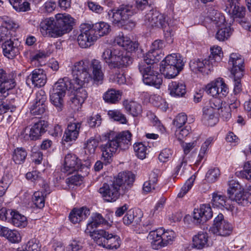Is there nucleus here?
<instances>
[{"mask_svg": "<svg viewBox=\"0 0 251 251\" xmlns=\"http://www.w3.org/2000/svg\"><path fill=\"white\" fill-rule=\"evenodd\" d=\"M56 20L46 19L41 22L40 31L43 35L51 37H58L69 32L72 29L74 19L66 14H57Z\"/></svg>", "mask_w": 251, "mask_h": 251, "instance_id": "7ed1b4c3", "label": "nucleus"}, {"mask_svg": "<svg viewBox=\"0 0 251 251\" xmlns=\"http://www.w3.org/2000/svg\"><path fill=\"white\" fill-rule=\"evenodd\" d=\"M48 126L47 122L40 120L32 126L29 133H25L24 137L26 140H36L46 131Z\"/></svg>", "mask_w": 251, "mask_h": 251, "instance_id": "6ab92c4d", "label": "nucleus"}, {"mask_svg": "<svg viewBox=\"0 0 251 251\" xmlns=\"http://www.w3.org/2000/svg\"><path fill=\"white\" fill-rule=\"evenodd\" d=\"M161 248L172 244L176 237V233L173 230H166L162 228Z\"/></svg>", "mask_w": 251, "mask_h": 251, "instance_id": "37998d69", "label": "nucleus"}, {"mask_svg": "<svg viewBox=\"0 0 251 251\" xmlns=\"http://www.w3.org/2000/svg\"><path fill=\"white\" fill-rule=\"evenodd\" d=\"M106 223V221L101 214L97 213H94L91 216V220L87 224V229L89 227L96 228L101 225L105 224Z\"/></svg>", "mask_w": 251, "mask_h": 251, "instance_id": "8fccbe9b", "label": "nucleus"}, {"mask_svg": "<svg viewBox=\"0 0 251 251\" xmlns=\"http://www.w3.org/2000/svg\"><path fill=\"white\" fill-rule=\"evenodd\" d=\"M162 228H153L148 236V239L151 242L153 249L158 250L161 248V241L162 235Z\"/></svg>", "mask_w": 251, "mask_h": 251, "instance_id": "bb28decb", "label": "nucleus"}, {"mask_svg": "<svg viewBox=\"0 0 251 251\" xmlns=\"http://www.w3.org/2000/svg\"><path fill=\"white\" fill-rule=\"evenodd\" d=\"M210 230L214 234L226 237L231 234L232 226L228 222L224 220L223 214H219L215 218L214 224Z\"/></svg>", "mask_w": 251, "mask_h": 251, "instance_id": "f8f14e48", "label": "nucleus"}, {"mask_svg": "<svg viewBox=\"0 0 251 251\" xmlns=\"http://www.w3.org/2000/svg\"><path fill=\"white\" fill-rule=\"evenodd\" d=\"M64 95H61L57 93L52 91L50 96V100L52 103L57 108L58 111L62 110L63 105V97Z\"/></svg>", "mask_w": 251, "mask_h": 251, "instance_id": "052dcab7", "label": "nucleus"}, {"mask_svg": "<svg viewBox=\"0 0 251 251\" xmlns=\"http://www.w3.org/2000/svg\"><path fill=\"white\" fill-rule=\"evenodd\" d=\"M165 47L164 42L161 40H155L151 45V50L144 56L143 61H147L148 63H154L160 59L161 50Z\"/></svg>", "mask_w": 251, "mask_h": 251, "instance_id": "4468645a", "label": "nucleus"}, {"mask_svg": "<svg viewBox=\"0 0 251 251\" xmlns=\"http://www.w3.org/2000/svg\"><path fill=\"white\" fill-rule=\"evenodd\" d=\"M27 152L23 148H17L13 153V160L15 163L21 164L23 163L27 156Z\"/></svg>", "mask_w": 251, "mask_h": 251, "instance_id": "49530a36", "label": "nucleus"}, {"mask_svg": "<svg viewBox=\"0 0 251 251\" xmlns=\"http://www.w3.org/2000/svg\"><path fill=\"white\" fill-rule=\"evenodd\" d=\"M214 138L210 137L202 144L198 154L196 164L199 165L206 155L208 146L212 143Z\"/></svg>", "mask_w": 251, "mask_h": 251, "instance_id": "3c124183", "label": "nucleus"}, {"mask_svg": "<svg viewBox=\"0 0 251 251\" xmlns=\"http://www.w3.org/2000/svg\"><path fill=\"white\" fill-rule=\"evenodd\" d=\"M101 59L110 69L127 67L132 62V58L126 52L116 48L104 50L101 55Z\"/></svg>", "mask_w": 251, "mask_h": 251, "instance_id": "39448f33", "label": "nucleus"}, {"mask_svg": "<svg viewBox=\"0 0 251 251\" xmlns=\"http://www.w3.org/2000/svg\"><path fill=\"white\" fill-rule=\"evenodd\" d=\"M47 108L46 104L34 102L30 108V111L33 115L41 116L46 112Z\"/></svg>", "mask_w": 251, "mask_h": 251, "instance_id": "5fc2aeb1", "label": "nucleus"}, {"mask_svg": "<svg viewBox=\"0 0 251 251\" xmlns=\"http://www.w3.org/2000/svg\"><path fill=\"white\" fill-rule=\"evenodd\" d=\"M210 17L212 21L217 26H221L224 24L225 21L224 16L221 13L213 10L211 13H210Z\"/></svg>", "mask_w": 251, "mask_h": 251, "instance_id": "e2e57ef3", "label": "nucleus"}, {"mask_svg": "<svg viewBox=\"0 0 251 251\" xmlns=\"http://www.w3.org/2000/svg\"><path fill=\"white\" fill-rule=\"evenodd\" d=\"M210 50L211 53L207 58L211 63H212V65L215 66L222 59V49L219 46H213L211 48Z\"/></svg>", "mask_w": 251, "mask_h": 251, "instance_id": "c03bdc74", "label": "nucleus"}, {"mask_svg": "<svg viewBox=\"0 0 251 251\" xmlns=\"http://www.w3.org/2000/svg\"><path fill=\"white\" fill-rule=\"evenodd\" d=\"M240 173L243 178L251 180V162L247 161L244 164L243 170Z\"/></svg>", "mask_w": 251, "mask_h": 251, "instance_id": "774afa93", "label": "nucleus"}, {"mask_svg": "<svg viewBox=\"0 0 251 251\" xmlns=\"http://www.w3.org/2000/svg\"><path fill=\"white\" fill-rule=\"evenodd\" d=\"M152 64L141 61L139 63L138 69L143 75V80L145 84L159 89L162 85V78L161 75L152 70Z\"/></svg>", "mask_w": 251, "mask_h": 251, "instance_id": "1a4fd4ad", "label": "nucleus"}, {"mask_svg": "<svg viewBox=\"0 0 251 251\" xmlns=\"http://www.w3.org/2000/svg\"><path fill=\"white\" fill-rule=\"evenodd\" d=\"M89 215L90 210L86 207L74 208L69 214V219L73 224H79L85 220Z\"/></svg>", "mask_w": 251, "mask_h": 251, "instance_id": "4be33fe9", "label": "nucleus"}, {"mask_svg": "<svg viewBox=\"0 0 251 251\" xmlns=\"http://www.w3.org/2000/svg\"><path fill=\"white\" fill-rule=\"evenodd\" d=\"M208 234L206 232H199L193 238V245L198 249H202L209 246Z\"/></svg>", "mask_w": 251, "mask_h": 251, "instance_id": "c756f323", "label": "nucleus"}, {"mask_svg": "<svg viewBox=\"0 0 251 251\" xmlns=\"http://www.w3.org/2000/svg\"><path fill=\"white\" fill-rule=\"evenodd\" d=\"M222 79L219 78L207 84L205 90L206 93L212 97L219 95L218 88L222 86Z\"/></svg>", "mask_w": 251, "mask_h": 251, "instance_id": "ea45409f", "label": "nucleus"}, {"mask_svg": "<svg viewBox=\"0 0 251 251\" xmlns=\"http://www.w3.org/2000/svg\"><path fill=\"white\" fill-rule=\"evenodd\" d=\"M244 60L241 55L237 53L230 54L228 64L231 66L230 72L236 77L242 78L243 76Z\"/></svg>", "mask_w": 251, "mask_h": 251, "instance_id": "dca6fc26", "label": "nucleus"}, {"mask_svg": "<svg viewBox=\"0 0 251 251\" xmlns=\"http://www.w3.org/2000/svg\"><path fill=\"white\" fill-rule=\"evenodd\" d=\"M90 67L92 70L93 78L96 81H100L103 79V73L101 62L97 59H92L90 63Z\"/></svg>", "mask_w": 251, "mask_h": 251, "instance_id": "2f4dec72", "label": "nucleus"}, {"mask_svg": "<svg viewBox=\"0 0 251 251\" xmlns=\"http://www.w3.org/2000/svg\"><path fill=\"white\" fill-rule=\"evenodd\" d=\"M40 248L39 241L36 239L33 238L18 248L16 251H40Z\"/></svg>", "mask_w": 251, "mask_h": 251, "instance_id": "a19ab883", "label": "nucleus"}, {"mask_svg": "<svg viewBox=\"0 0 251 251\" xmlns=\"http://www.w3.org/2000/svg\"><path fill=\"white\" fill-rule=\"evenodd\" d=\"M84 86L75 87L71 91L70 105L74 110H78L88 97V93Z\"/></svg>", "mask_w": 251, "mask_h": 251, "instance_id": "ddd939ff", "label": "nucleus"}, {"mask_svg": "<svg viewBox=\"0 0 251 251\" xmlns=\"http://www.w3.org/2000/svg\"><path fill=\"white\" fill-rule=\"evenodd\" d=\"M195 178L192 176L188 179L183 187L181 188L180 191L178 194V197L182 198L192 188Z\"/></svg>", "mask_w": 251, "mask_h": 251, "instance_id": "338daca9", "label": "nucleus"}, {"mask_svg": "<svg viewBox=\"0 0 251 251\" xmlns=\"http://www.w3.org/2000/svg\"><path fill=\"white\" fill-rule=\"evenodd\" d=\"M243 190V189L238 182L234 180H231L229 181V189L227 190V192L229 196H232L235 193Z\"/></svg>", "mask_w": 251, "mask_h": 251, "instance_id": "69168bd1", "label": "nucleus"}, {"mask_svg": "<svg viewBox=\"0 0 251 251\" xmlns=\"http://www.w3.org/2000/svg\"><path fill=\"white\" fill-rule=\"evenodd\" d=\"M29 80L35 87H41L44 86L47 80L45 71L41 69H34L28 76L27 80Z\"/></svg>", "mask_w": 251, "mask_h": 251, "instance_id": "5701e85b", "label": "nucleus"}, {"mask_svg": "<svg viewBox=\"0 0 251 251\" xmlns=\"http://www.w3.org/2000/svg\"><path fill=\"white\" fill-rule=\"evenodd\" d=\"M91 28L98 36V38L107 34L110 31V26L103 22L91 25Z\"/></svg>", "mask_w": 251, "mask_h": 251, "instance_id": "c9c22d12", "label": "nucleus"}, {"mask_svg": "<svg viewBox=\"0 0 251 251\" xmlns=\"http://www.w3.org/2000/svg\"><path fill=\"white\" fill-rule=\"evenodd\" d=\"M107 141L102 143L100 147L102 152V159L105 164L112 161L113 156L120 150L128 149L130 145L131 134L128 131H125L119 133L109 131L103 134Z\"/></svg>", "mask_w": 251, "mask_h": 251, "instance_id": "f257e3e1", "label": "nucleus"}, {"mask_svg": "<svg viewBox=\"0 0 251 251\" xmlns=\"http://www.w3.org/2000/svg\"><path fill=\"white\" fill-rule=\"evenodd\" d=\"M107 232L103 229L95 230L88 232L89 235L100 246H103Z\"/></svg>", "mask_w": 251, "mask_h": 251, "instance_id": "e433bc0d", "label": "nucleus"}, {"mask_svg": "<svg viewBox=\"0 0 251 251\" xmlns=\"http://www.w3.org/2000/svg\"><path fill=\"white\" fill-rule=\"evenodd\" d=\"M168 90L170 94L173 97H183L186 92L185 84L176 81H172L169 83Z\"/></svg>", "mask_w": 251, "mask_h": 251, "instance_id": "a878e982", "label": "nucleus"}, {"mask_svg": "<svg viewBox=\"0 0 251 251\" xmlns=\"http://www.w3.org/2000/svg\"><path fill=\"white\" fill-rule=\"evenodd\" d=\"M87 61L81 60L75 62L72 69V79L70 84L75 87L87 86L93 78L89 73Z\"/></svg>", "mask_w": 251, "mask_h": 251, "instance_id": "423d86ee", "label": "nucleus"}, {"mask_svg": "<svg viewBox=\"0 0 251 251\" xmlns=\"http://www.w3.org/2000/svg\"><path fill=\"white\" fill-rule=\"evenodd\" d=\"M2 236L12 243H19L22 239L21 236L18 231L10 229L6 227L4 230Z\"/></svg>", "mask_w": 251, "mask_h": 251, "instance_id": "79ce46f5", "label": "nucleus"}, {"mask_svg": "<svg viewBox=\"0 0 251 251\" xmlns=\"http://www.w3.org/2000/svg\"><path fill=\"white\" fill-rule=\"evenodd\" d=\"M184 63L179 54L167 55L160 63V71L167 78H173L182 70Z\"/></svg>", "mask_w": 251, "mask_h": 251, "instance_id": "0eeeda50", "label": "nucleus"}, {"mask_svg": "<svg viewBox=\"0 0 251 251\" xmlns=\"http://www.w3.org/2000/svg\"><path fill=\"white\" fill-rule=\"evenodd\" d=\"M191 131L190 126L187 125L183 128H177L175 131V135L179 141L182 142L183 139L189 134Z\"/></svg>", "mask_w": 251, "mask_h": 251, "instance_id": "680f3d73", "label": "nucleus"}, {"mask_svg": "<svg viewBox=\"0 0 251 251\" xmlns=\"http://www.w3.org/2000/svg\"><path fill=\"white\" fill-rule=\"evenodd\" d=\"M3 55L9 59H12L18 53V49L14 45L11 38L5 41L2 45Z\"/></svg>", "mask_w": 251, "mask_h": 251, "instance_id": "c85d7f7f", "label": "nucleus"}, {"mask_svg": "<svg viewBox=\"0 0 251 251\" xmlns=\"http://www.w3.org/2000/svg\"><path fill=\"white\" fill-rule=\"evenodd\" d=\"M134 180L135 176L131 172H121L114 178L112 184L104 183L99 191L105 201L114 202L121 194H125L131 188Z\"/></svg>", "mask_w": 251, "mask_h": 251, "instance_id": "f03ea898", "label": "nucleus"}, {"mask_svg": "<svg viewBox=\"0 0 251 251\" xmlns=\"http://www.w3.org/2000/svg\"><path fill=\"white\" fill-rule=\"evenodd\" d=\"M89 168L88 165L81 163L80 159L75 154L69 153L65 157L61 171L68 175L75 171L84 172V175H87Z\"/></svg>", "mask_w": 251, "mask_h": 251, "instance_id": "9d476101", "label": "nucleus"}, {"mask_svg": "<svg viewBox=\"0 0 251 251\" xmlns=\"http://www.w3.org/2000/svg\"><path fill=\"white\" fill-rule=\"evenodd\" d=\"M80 124L79 123H70L66 129L64 136V140L70 142L75 140L78 135Z\"/></svg>", "mask_w": 251, "mask_h": 251, "instance_id": "393cba45", "label": "nucleus"}, {"mask_svg": "<svg viewBox=\"0 0 251 251\" xmlns=\"http://www.w3.org/2000/svg\"><path fill=\"white\" fill-rule=\"evenodd\" d=\"M187 121V115L183 113L178 114L173 120V124L177 128H180Z\"/></svg>", "mask_w": 251, "mask_h": 251, "instance_id": "0e129e2a", "label": "nucleus"}, {"mask_svg": "<svg viewBox=\"0 0 251 251\" xmlns=\"http://www.w3.org/2000/svg\"><path fill=\"white\" fill-rule=\"evenodd\" d=\"M137 211L134 209L128 210L123 219L124 224L127 226L137 224L140 220V217L137 216Z\"/></svg>", "mask_w": 251, "mask_h": 251, "instance_id": "a18cd8bd", "label": "nucleus"}, {"mask_svg": "<svg viewBox=\"0 0 251 251\" xmlns=\"http://www.w3.org/2000/svg\"><path fill=\"white\" fill-rule=\"evenodd\" d=\"M17 12H25L30 9V4L25 0H9Z\"/></svg>", "mask_w": 251, "mask_h": 251, "instance_id": "de8ad7c7", "label": "nucleus"}, {"mask_svg": "<svg viewBox=\"0 0 251 251\" xmlns=\"http://www.w3.org/2000/svg\"><path fill=\"white\" fill-rule=\"evenodd\" d=\"M190 68L195 73H201L203 75H208L212 70L214 66L207 58L195 59L190 62Z\"/></svg>", "mask_w": 251, "mask_h": 251, "instance_id": "f3484780", "label": "nucleus"}, {"mask_svg": "<svg viewBox=\"0 0 251 251\" xmlns=\"http://www.w3.org/2000/svg\"><path fill=\"white\" fill-rule=\"evenodd\" d=\"M71 79L68 77H64L60 78L54 84L53 92L58 93L61 95H65L67 90L71 91L74 89L75 86L70 84Z\"/></svg>", "mask_w": 251, "mask_h": 251, "instance_id": "b1692460", "label": "nucleus"}, {"mask_svg": "<svg viewBox=\"0 0 251 251\" xmlns=\"http://www.w3.org/2000/svg\"><path fill=\"white\" fill-rule=\"evenodd\" d=\"M10 215H11V222L15 226L25 227L27 226V221L25 216L15 211H11Z\"/></svg>", "mask_w": 251, "mask_h": 251, "instance_id": "58836bf2", "label": "nucleus"}, {"mask_svg": "<svg viewBox=\"0 0 251 251\" xmlns=\"http://www.w3.org/2000/svg\"><path fill=\"white\" fill-rule=\"evenodd\" d=\"M121 245V239L117 235L109 233L107 232L106 237L102 247L109 250H116Z\"/></svg>", "mask_w": 251, "mask_h": 251, "instance_id": "7c9ffc66", "label": "nucleus"}, {"mask_svg": "<svg viewBox=\"0 0 251 251\" xmlns=\"http://www.w3.org/2000/svg\"><path fill=\"white\" fill-rule=\"evenodd\" d=\"M80 34L77 37L79 45L82 48H87L90 47L98 39L91 28V25L88 24H83L80 26Z\"/></svg>", "mask_w": 251, "mask_h": 251, "instance_id": "9b49d317", "label": "nucleus"}, {"mask_svg": "<svg viewBox=\"0 0 251 251\" xmlns=\"http://www.w3.org/2000/svg\"><path fill=\"white\" fill-rule=\"evenodd\" d=\"M231 33L232 31L230 26H224L217 31L216 38L220 41H224L227 40Z\"/></svg>", "mask_w": 251, "mask_h": 251, "instance_id": "864d4df0", "label": "nucleus"}, {"mask_svg": "<svg viewBox=\"0 0 251 251\" xmlns=\"http://www.w3.org/2000/svg\"><path fill=\"white\" fill-rule=\"evenodd\" d=\"M144 20V24L148 26L162 28L166 38L174 35L175 21L169 19L156 10H150L145 16Z\"/></svg>", "mask_w": 251, "mask_h": 251, "instance_id": "20e7f679", "label": "nucleus"}, {"mask_svg": "<svg viewBox=\"0 0 251 251\" xmlns=\"http://www.w3.org/2000/svg\"><path fill=\"white\" fill-rule=\"evenodd\" d=\"M114 43L121 47L128 52L134 51L138 47V44L132 41L130 38L125 36L122 33L115 37Z\"/></svg>", "mask_w": 251, "mask_h": 251, "instance_id": "412c9836", "label": "nucleus"}, {"mask_svg": "<svg viewBox=\"0 0 251 251\" xmlns=\"http://www.w3.org/2000/svg\"><path fill=\"white\" fill-rule=\"evenodd\" d=\"M109 117L114 121L122 124H126L127 121L125 116L118 110H111L108 112Z\"/></svg>", "mask_w": 251, "mask_h": 251, "instance_id": "13d9d810", "label": "nucleus"}, {"mask_svg": "<svg viewBox=\"0 0 251 251\" xmlns=\"http://www.w3.org/2000/svg\"><path fill=\"white\" fill-rule=\"evenodd\" d=\"M45 197L42 191H37L34 193L32 201L36 207L42 208L44 207Z\"/></svg>", "mask_w": 251, "mask_h": 251, "instance_id": "4d7b16f0", "label": "nucleus"}, {"mask_svg": "<svg viewBox=\"0 0 251 251\" xmlns=\"http://www.w3.org/2000/svg\"><path fill=\"white\" fill-rule=\"evenodd\" d=\"M213 216V212L209 204H202L200 208L195 209L193 212V218L198 224H203Z\"/></svg>", "mask_w": 251, "mask_h": 251, "instance_id": "aec40b11", "label": "nucleus"}, {"mask_svg": "<svg viewBox=\"0 0 251 251\" xmlns=\"http://www.w3.org/2000/svg\"><path fill=\"white\" fill-rule=\"evenodd\" d=\"M211 203L213 206L219 208L225 207L228 209L230 207V204L228 203L226 197L218 192L212 194Z\"/></svg>", "mask_w": 251, "mask_h": 251, "instance_id": "72a5a7b5", "label": "nucleus"}, {"mask_svg": "<svg viewBox=\"0 0 251 251\" xmlns=\"http://www.w3.org/2000/svg\"><path fill=\"white\" fill-rule=\"evenodd\" d=\"M239 0H223L225 11L232 17L242 18L245 15V7L239 2Z\"/></svg>", "mask_w": 251, "mask_h": 251, "instance_id": "a211bd4d", "label": "nucleus"}, {"mask_svg": "<svg viewBox=\"0 0 251 251\" xmlns=\"http://www.w3.org/2000/svg\"><path fill=\"white\" fill-rule=\"evenodd\" d=\"M12 182V176L9 174L4 175L0 180V197L6 192Z\"/></svg>", "mask_w": 251, "mask_h": 251, "instance_id": "6e6d98bb", "label": "nucleus"}, {"mask_svg": "<svg viewBox=\"0 0 251 251\" xmlns=\"http://www.w3.org/2000/svg\"><path fill=\"white\" fill-rule=\"evenodd\" d=\"M121 93L120 91L114 89H108L103 96L104 101L110 103H116L120 99Z\"/></svg>", "mask_w": 251, "mask_h": 251, "instance_id": "4c0bfd02", "label": "nucleus"}, {"mask_svg": "<svg viewBox=\"0 0 251 251\" xmlns=\"http://www.w3.org/2000/svg\"><path fill=\"white\" fill-rule=\"evenodd\" d=\"M220 176V170L217 168L209 169L205 175V180L209 183L216 181Z\"/></svg>", "mask_w": 251, "mask_h": 251, "instance_id": "bf43d9fd", "label": "nucleus"}, {"mask_svg": "<svg viewBox=\"0 0 251 251\" xmlns=\"http://www.w3.org/2000/svg\"><path fill=\"white\" fill-rule=\"evenodd\" d=\"M217 112L211 106H205L203 108V119L205 124L209 126H213L218 122V119L215 114Z\"/></svg>", "mask_w": 251, "mask_h": 251, "instance_id": "cd10ccee", "label": "nucleus"}, {"mask_svg": "<svg viewBox=\"0 0 251 251\" xmlns=\"http://www.w3.org/2000/svg\"><path fill=\"white\" fill-rule=\"evenodd\" d=\"M123 105L127 112L133 117L138 116L142 113V106L136 101L126 100L124 101Z\"/></svg>", "mask_w": 251, "mask_h": 251, "instance_id": "473e14b6", "label": "nucleus"}, {"mask_svg": "<svg viewBox=\"0 0 251 251\" xmlns=\"http://www.w3.org/2000/svg\"><path fill=\"white\" fill-rule=\"evenodd\" d=\"M135 13V9L132 5L122 4L116 9L110 10L108 12V15L113 24L122 27Z\"/></svg>", "mask_w": 251, "mask_h": 251, "instance_id": "6e6552de", "label": "nucleus"}, {"mask_svg": "<svg viewBox=\"0 0 251 251\" xmlns=\"http://www.w3.org/2000/svg\"><path fill=\"white\" fill-rule=\"evenodd\" d=\"M248 195L243 190L235 193L232 196H229V197L231 200L235 201L238 204L246 206L251 203V199L248 198Z\"/></svg>", "mask_w": 251, "mask_h": 251, "instance_id": "f704fd0d", "label": "nucleus"}, {"mask_svg": "<svg viewBox=\"0 0 251 251\" xmlns=\"http://www.w3.org/2000/svg\"><path fill=\"white\" fill-rule=\"evenodd\" d=\"M98 144V141L93 137L87 140L84 144L85 154L89 155L94 154Z\"/></svg>", "mask_w": 251, "mask_h": 251, "instance_id": "603ef678", "label": "nucleus"}, {"mask_svg": "<svg viewBox=\"0 0 251 251\" xmlns=\"http://www.w3.org/2000/svg\"><path fill=\"white\" fill-rule=\"evenodd\" d=\"M133 149L136 155L141 159L145 158L149 152V148L142 142L135 143Z\"/></svg>", "mask_w": 251, "mask_h": 251, "instance_id": "09e8293b", "label": "nucleus"}, {"mask_svg": "<svg viewBox=\"0 0 251 251\" xmlns=\"http://www.w3.org/2000/svg\"><path fill=\"white\" fill-rule=\"evenodd\" d=\"M15 86V82L12 76L0 68V100L5 98L9 94V90Z\"/></svg>", "mask_w": 251, "mask_h": 251, "instance_id": "2eb2a0df", "label": "nucleus"}]
</instances>
